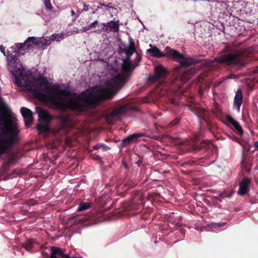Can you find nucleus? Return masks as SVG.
<instances>
[{"label":"nucleus","mask_w":258,"mask_h":258,"mask_svg":"<svg viewBox=\"0 0 258 258\" xmlns=\"http://www.w3.org/2000/svg\"><path fill=\"white\" fill-rule=\"evenodd\" d=\"M0 50L5 56V48L0 45ZM18 55L12 54L8 51L7 55L8 69L14 76V83L18 86H24L30 91L35 97L46 102H50L61 109L70 108L81 110L87 106L95 107L104 100V84L89 89L80 94H72L68 89L60 90L51 87L46 79L33 78L32 81L21 79L23 68L19 61Z\"/></svg>","instance_id":"1"},{"label":"nucleus","mask_w":258,"mask_h":258,"mask_svg":"<svg viewBox=\"0 0 258 258\" xmlns=\"http://www.w3.org/2000/svg\"><path fill=\"white\" fill-rule=\"evenodd\" d=\"M215 61L228 65L243 66L244 64V53L239 50L234 53L224 54L214 58Z\"/></svg>","instance_id":"2"},{"label":"nucleus","mask_w":258,"mask_h":258,"mask_svg":"<svg viewBox=\"0 0 258 258\" xmlns=\"http://www.w3.org/2000/svg\"><path fill=\"white\" fill-rule=\"evenodd\" d=\"M36 111L38 115L39 121L45 123H39L37 125V130L40 133L46 134L50 131V128L47 123L52 119V117L40 107H36Z\"/></svg>","instance_id":"3"},{"label":"nucleus","mask_w":258,"mask_h":258,"mask_svg":"<svg viewBox=\"0 0 258 258\" xmlns=\"http://www.w3.org/2000/svg\"><path fill=\"white\" fill-rule=\"evenodd\" d=\"M171 58L177 61L181 67H187L197 62L196 59L190 57H184L183 54L173 49Z\"/></svg>","instance_id":"4"},{"label":"nucleus","mask_w":258,"mask_h":258,"mask_svg":"<svg viewBox=\"0 0 258 258\" xmlns=\"http://www.w3.org/2000/svg\"><path fill=\"white\" fill-rule=\"evenodd\" d=\"M151 48L147 50V51L151 54V56L157 58H160L162 57H167L171 58V54L172 53L173 49L169 47H166L164 51L162 52L157 47H152L150 44Z\"/></svg>","instance_id":"5"},{"label":"nucleus","mask_w":258,"mask_h":258,"mask_svg":"<svg viewBox=\"0 0 258 258\" xmlns=\"http://www.w3.org/2000/svg\"><path fill=\"white\" fill-rule=\"evenodd\" d=\"M60 123L55 131L56 135H65L69 132L70 124V118L68 115L60 118Z\"/></svg>","instance_id":"6"},{"label":"nucleus","mask_w":258,"mask_h":258,"mask_svg":"<svg viewBox=\"0 0 258 258\" xmlns=\"http://www.w3.org/2000/svg\"><path fill=\"white\" fill-rule=\"evenodd\" d=\"M167 73L166 70L162 66H157L154 68V75L149 78V80L152 82L156 81L164 78Z\"/></svg>","instance_id":"7"},{"label":"nucleus","mask_w":258,"mask_h":258,"mask_svg":"<svg viewBox=\"0 0 258 258\" xmlns=\"http://www.w3.org/2000/svg\"><path fill=\"white\" fill-rule=\"evenodd\" d=\"M39 43L40 39L34 37H29L24 43L16 44V47L18 50H20L21 49L25 47L29 49L32 47L34 45H39Z\"/></svg>","instance_id":"8"},{"label":"nucleus","mask_w":258,"mask_h":258,"mask_svg":"<svg viewBox=\"0 0 258 258\" xmlns=\"http://www.w3.org/2000/svg\"><path fill=\"white\" fill-rule=\"evenodd\" d=\"M20 111L24 118L26 125L28 126L32 123L33 121L32 111L30 109L24 107H21Z\"/></svg>","instance_id":"9"},{"label":"nucleus","mask_w":258,"mask_h":258,"mask_svg":"<svg viewBox=\"0 0 258 258\" xmlns=\"http://www.w3.org/2000/svg\"><path fill=\"white\" fill-rule=\"evenodd\" d=\"M50 258H76L70 257L64 253L63 251L59 247L52 246L50 248Z\"/></svg>","instance_id":"10"},{"label":"nucleus","mask_w":258,"mask_h":258,"mask_svg":"<svg viewBox=\"0 0 258 258\" xmlns=\"http://www.w3.org/2000/svg\"><path fill=\"white\" fill-rule=\"evenodd\" d=\"M128 107L126 105H123L118 107L115 109L107 116V119L109 123H112V121H109V119L112 117L123 114L127 110Z\"/></svg>","instance_id":"11"},{"label":"nucleus","mask_w":258,"mask_h":258,"mask_svg":"<svg viewBox=\"0 0 258 258\" xmlns=\"http://www.w3.org/2000/svg\"><path fill=\"white\" fill-rule=\"evenodd\" d=\"M250 179L247 177H244L239 184L238 194L240 195H244L249 190V185Z\"/></svg>","instance_id":"12"},{"label":"nucleus","mask_w":258,"mask_h":258,"mask_svg":"<svg viewBox=\"0 0 258 258\" xmlns=\"http://www.w3.org/2000/svg\"><path fill=\"white\" fill-rule=\"evenodd\" d=\"M242 91L240 89H238L236 92L234 99V105L236 107L238 111L242 102Z\"/></svg>","instance_id":"13"},{"label":"nucleus","mask_w":258,"mask_h":258,"mask_svg":"<svg viewBox=\"0 0 258 258\" xmlns=\"http://www.w3.org/2000/svg\"><path fill=\"white\" fill-rule=\"evenodd\" d=\"M103 25L105 27V31L117 32L119 29V26L117 22L111 21L110 22L103 23Z\"/></svg>","instance_id":"14"},{"label":"nucleus","mask_w":258,"mask_h":258,"mask_svg":"<svg viewBox=\"0 0 258 258\" xmlns=\"http://www.w3.org/2000/svg\"><path fill=\"white\" fill-rule=\"evenodd\" d=\"M144 134L141 133H135L131 135L128 136L122 140V144L126 145L131 142L135 141L136 140L140 137H144Z\"/></svg>","instance_id":"15"},{"label":"nucleus","mask_w":258,"mask_h":258,"mask_svg":"<svg viewBox=\"0 0 258 258\" xmlns=\"http://www.w3.org/2000/svg\"><path fill=\"white\" fill-rule=\"evenodd\" d=\"M227 119L228 121L234 126L235 129L240 134H242V129L239 123L237 121H236L231 116H227Z\"/></svg>","instance_id":"16"},{"label":"nucleus","mask_w":258,"mask_h":258,"mask_svg":"<svg viewBox=\"0 0 258 258\" xmlns=\"http://www.w3.org/2000/svg\"><path fill=\"white\" fill-rule=\"evenodd\" d=\"M227 119L228 121L234 126L235 129L240 134H242V129L239 123L237 121H236L231 116H227Z\"/></svg>","instance_id":"17"},{"label":"nucleus","mask_w":258,"mask_h":258,"mask_svg":"<svg viewBox=\"0 0 258 258\" xmlns=\"http://www.w3.org/2000/svg\"><path fill=\"white\" fill-rule=\"evenodd\" d=\"M131 62L130 59H124L122 63V68L123 71H128L131 70Z\"/></svg>","instance_id":"18"},{"label":"nucleus","mask_w":258,"mask_h":258,"mask_svg":"<svg viewBox=\"0 0 258 258\" xmlns=\"http://www.w3.org/2000/svg\"><path fill=\"white\" fill-rule=\"evenodd\" d=\"M91 204L87 202L81 203L77 210L78 212L86 210L91 207Z\"/></svg>","instance_id":"19"},{"label":"nucleus","mask_w":258,"mask_h":258,"mask_svg":"<svg viewBox=\"0 0 258 258\" xmlns=\"http://www.w3.org/2000/svg\"><path fill=\"white\" fill-rule=\"evenodd\" d=\"M35 243L34 240H29L23 244V247L28 251H30L33 245Z\"/></svg>","instance_id":"20"},{"label":"nucleus","mask_w":258,"mask_h":258,"mask_svg":"<svg viewBox=\"0 0 258 258\" xmlns=\"http://www.w3.org/2000/svg\"><path fill=\"white\" fill-rule=\"evenodd\" d=\"M190 74L189 73L184 72L180 75L179 79L183 83H185L190 78Z\"/></svg>","instance_id":"21"},{"label":"nucleus","mask_w":258,"mask_h":258,"mask_svg":"<svg viewBox=\"0 0 258 258\" xmlns=\"http://www.w3.org/2000/svg\"><path fill=\"white\" fill-rule=\"evenodd\" d=\"M58 38L63 39V35L61 34H53L51 36L50 40L51 41L56 40L57 41H59V40Z\"/></svg>","instance_id":"22"},{"label":"nucleus","mask_w":258,"mask_h":258,"mask_svg":"<svg viewBox=\"0 0 258 258\" xmlns=\"http://www.w3.org/2000/svg\"><path fill=\"white\" fill-rule=\"evenodd\" d=\"M93 148L94 149H96V150L100 149V148H102L103 149V150H106L109 149V148L107 146H106L104 144H101V143L95 145Z\"/></svg>","instance_id":"23"},{"label":"nucleus","mask_w":258,"mask_h":258,"mask_svg":"<svg viewBox=\"0 0 258 258\" xmlns=\"http://www.w3.org/2000/svg\"><path fill=\"white\" fill-rule=\"evenodd\" d=\"M44 4L46 10L50 11L52 10V7L50 3V0H44Z\"/></svg>","instance_id":"24"},{"label":"nucleus","mask_w":258,"mask_h":258,"mask_svg":"<svg viewBox=\"0 0 258 258\" xmlns=\"http://www.w3.org/2000/svg\"><path fill=\"white\" fill-rule=\"evenodd\" d=\"M135 52V50L134 48H130L126 51V58L130 59V57Z\"/></svg>","instance_id":"25"},{"label":"nucleus","mask_w":258,"mask_h":258,"mask_svg":"<svg viewBox=\"0 0 258 258\" xmlns=\"http://www.w3.org/2000/svg\"><path fill=\"white\" fill-rule=\"evenodd\" d=\"M225 224L224 222H220L218 223H213L209 225L211 227H220L223 226Z\"/></svg>","instance_id":"26"},{"label":"nucleus","mask_w":258,"mask_h":258,"mask_svg":"<svg viewBox=\"0 0 258 258\" xmlns=\"http://www.w3.org/2000/svg\"><path fill=\"white\" fill-rule=\"evenodd\" d=\"M90 27H89V26H86L85 27H84L83 28V29L80 30H78L77 31V33H80V32H86L87 31L90 30Z\"/></svg>","instance_id":"27"},{"label":"nucleus","mask_w":258,"mask_h":258,"mask_svg":"<svg viewBox=\"0 0 258 258\" xmlns=\"http://www.w3.org/2000/svg\"><path fill=\"white\" fill-rule=\"evenodd\" d=\"M89 10L88 6L86 4H84L83 5V11H87Z\"/></svg>","instance_id":"28"},{"label":"nucleus","mask_w":258,"mask_h":258,"mask_svg":"<svg viewBox=\"0 0 258 258\" xmlns=\"http://www.w3.org/2000/svg\"><path fill=\"white\" fill-rule=\"evenodd\" d=\"M213 61H212V60H209V61L207 62V63H208V64H207V66L210 67V66H212V63H213Z\"/></svg>","instance_id":"29"},{"label":"nucleus","mask_w":258,"mask_h":258,"mask_svg":"<svg viewBox=\"0 0 258 258\" xmlns=\"http://www.w3.org/2000/svg\"><path fill=\"white\" fill-rule=\"evenodd\" d=\"M178 120H175V121H172V122H171V124H172V125H176V124H177V123H178Z\"/></svg>","instance_id":"30"},{"label":"nucleus","mask_w":258,"mask_h":258,"mask_svg":"<svg viewBox=\"0 0 258 258\" xmlns=\"http://www.w3.org/2000/svg\"><path fill=\"white\" fill-rule=\"evenodd\" d=\"M254 145L255 146V147L258 149V141L257 142H255L254 144Z\"/></svg>","instance_id":"31"},{"label":"nucleus","mask_w":258,"mask_h":258,"mask_svg":"<svg viewBox=\"0 0 258 258\" xmlns=\"http://www.w3.org/2000/svg\"><path fill=\"white\" fill-rule=\"evenodd\" d=\"M89 26V27H90V28H93L95 27V25H93V24L92 23H91L90 25H88Z\"/></svg>","instance_id":"32"},{"label":"nucleus","mask_w":258,"mask_h":258,"mask_svg":"<svg viewBox=\"0 0 258 258\" xmlns=\"http://www.w3.org/2000/svg\"><path fill=\"white\" fill-rule=\"evenodd\" d=\"M137 58L138 59V61L141 60V57L138 53H137Z\"/></svg>","instance_id":"33"},{"label":"nucleus","mask_w":258,"mask_h":258,"mask_svg":"<svg viewBox=\"0 0 258 258\" xmlns=\"http://www.w3.org/2000/svg\"><path fill=\"white\" fill-rule=\"evenodd\" d=\"M71 15L72 16H74L75 15V13L74 11L73 10H71Z\"/></svg>","instance_id":"34"},{"label":"nucleus","mask_w":258,"mask_h":258,"mask_svg":"<svg viewBox=\"0 0 258 258\" xmlns=\"http://www.w3.org/2000/svg\"><path fill=\"white\" fill-rule=\"evenodd\" d=\"M98 21L97 20H95V21H94L92 23L94 25H96L98 24Z\"/></svg>","instance_id":"35"},{"label":"nucleus","mask_w":258,"mask_h":258,"mask_svg":"<svg viewBox=\"0 0 258 258\" xmlns=\"http://www.w3.org/2000/svg\"><path fill=\"white\" fill-rule=\"evenodd\" d=\"M220 197H221L222 198H225V197H227L228 196H225V195H224L223 194H221Z\"/></svg>","instance_id":"36"},{"label":"nucleus","mask_w":258,"mask_h":258,"mask_svg":"<svg viewBox=\"0 0 258 258\" xmlns=\"http://www.w3.org/2000/svg\"><path fill=\"white\" fill-rule=\"evenodd\" d=\"M74 219H76V221L77 220L78 218L77 217H74Z\"/></svg>","instance_id":"37"},{"label":"nucleus","mask_w":258,"mask_h":258,"mask_svg":"<svg viewBox=\"0 0 258 258\" xmlns=\"http://www.w3.org/2000/svg\"><path fill=\"white\" fill-rule=\"evenodd\" d=\"M66 143H67V144H69V143H68V142L67 140H66Z\"/></svg>","instance_id":"38"}]
</instances>
